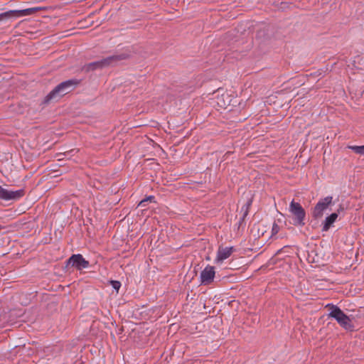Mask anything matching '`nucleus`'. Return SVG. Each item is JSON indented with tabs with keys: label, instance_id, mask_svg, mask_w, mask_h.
<instances>
[{
	"label": "nucleus",
	"instance_id": "obj_1",
	"mask_svg": "<svg viewBox=\"0 0 364 364\" xmlns=\"http://www.w3.org/2000/svg\"><path fill=\"white\" fill-rule=\"evenodd\" d=\"M129 56V54L128 53H122L119 55H112L101 60L88 63L84 66L83 69L88 72L90 70L101 69L109 65H117L120 60H124Z\"/></svg>",
	"mask_w": 364,
	"mask_h": 364
},
{
	"label": "nucleus",
	"instance_id": "obj_2",
	"mask_svg": "<svg viewBox=\"0 0 364 364\" xmlns=\"http://www.w3.org/2000/svg\"><path fill=\"white\" fill-rule=\"evenodd\" d=\"M79 83L77 80H69L61 82L56 86L45 98L46 102L57 100L60 97L71 92L74 87Z\"/></svg>",
	"mask_w": 364,
	"mask_h": 364
},
{
	"label": "nucleus",
	"instance_id": "obj_3",
	"mask_svg": "<svg viewBox=\"0 0 364 364\" xmlns=\"http://www.w3.org/2000/svg\"><path fill=\"white\" fill-rule=\"evenodd\" d=\"M330 310L328 316L333 318L342 328L346 330H352L353 328L352 320L339 307L331 305Z\"/></svg>",
	"mask_w": 364,
	"mask_h": 364
},
{
	"label": "nucleus",
	"instance_id": "obj_4",
	"mask_svg": "<svg viewBox=\"0 0 364 364\" xmlns=\"http://www.w3.org/2000/svg\"><path fill=\"white\" fill-rule=\"evenodd\" d=\"M333 205L332 196H326L323 198H321L312 210V217L315 219L321 218L327 210H331V206Z\"/></svg>",
	"mask_w": 364,
	"mask_h": 364
},
{
	"label": "nucleus",
	"instance_id": "obj_5",
	"mask_svg": "<svg viewBox=\"0 0 364 364\" xmlns=\"http://www.w3.org/2000/svg\"><path fill=\"white\" fill-rule=\"evenodd\" d=\"M289 212L294 216V225H304L306 213L300 203L292 200L289 205Z\"/></svg>",
	"mask_w": 364,
	"mask_h": 364
},
{
	"label": "nucleus",
	"instance_id": "obj_6",
	"mask_svg": "<svg viewBox=\"0 0 364 364\" xmlns=\"http://www.w3.org/2000/svg\"><path fill=\"white\" fill-rule=\"evenodd\" d=\"M34 8H29L22 10H10L6 12L0 14V21L6 18H17L22 16H30L35 12Z\"/></svg>",
	"mask_w": 364,
	"mask_h": 364
},
{
	"label": "nucleus",
	"instance_id": "obj_7",
	"mask_svg": "<svg viewBox=\"0 0 364 364\" xmlns=\"http://www.w3.org/2000/svg\"><path fill=\"white\" fill-rule=\"evenodd\" d=\"M25 194L23 189L16 191L8 190L0 186V199L4 200H18Z\"/></svg>",
	"mask_w": 364,
	"mask_h": 364
},
{
	"label": "nucleus",
	"instance_id": "obj_8",
	"mask_svg": "<svg viewBox=\"0 0 364 364\" xmlns=\"http://www.w3.org/2000/svg\"><path fill=\"white\" fill-rule=\"evenodd\" d=\"M235 249L233 247H223L220 246L217 251L216 257L214 260L215 264H220L223 262L224 260L229 258Z\"/></svg>",
	"mask_w": 364,
	"mask_h": 364
},
{
	"label": "nucleus",
	"instance_id": "obj_9",
	"mask_svg": "<svg viewBox=\"0 0 364 364\" xmlns=\"http://www.w3.org/2000/svg\"><path fill=\"white\" fill-rule=\"evenodd\" d=\"M68 263L79 270L86 269L89 267V262L85 260L80 254L72 255L69 258Z\"/></svg>",
	"mask_w": 364,
	"mask_h": 364
},
{
	"label": "nucleus",
	"instance_id": "obj_10",
	"mask_svg": "<svg viewBox=\"0 0 364 364\" xmlns=\"http://www.w3.org/2000/svg\"><path fill=\"white\" fill-rule=\"evenodd\" d=\"M215 268L212 266L208 265L200 274V282L203 284H210L215 277Z\"/></svg>",
	"mask_w": 364,
	"mask_h": 364
},
{
	"label": "nucleus",
	"instance_id": "obj_11",
	"mask_svg": "<svg viewBox=\"0 0 364 364\" xmlns=\"http://www.w3.org/2000/svg\"><path fill=\"white\" fill-rule=\"evenodd\" d=\"M338 215L337 213H333L329 216L326 217L324 221L323 222L322 230H328L331 226L335 223V221L338 218Z\"/></svg>",
	"mask_w": 364,
	"mask_h": 364
},
{
	"label": "nucleus",
	"instance_id": "obj_12",
	"mask_svg": "<svg viewBox=\"0 0 364 364\" xmlns=\"http://www.w3.org/2000/svg\"><path fill=\"white\" fill-rule=\"evenodd\" d=\"M349 149H352L355 153L364 156V145L363 146H350Z\"/></svg>",
	"mask_w": 364,
	"mask_h": 364
},
{
	"label": "nucleus",
	"instance_id": "obj_13",
	"mask_svg": "<svg viewBox=\"0 0 364 364\" xmlns=\"http://www.w3.org/2000/svg\"><path fill=\"white\" fill-rule=\"evenodd\" d=\"M109 282L112 288L115 289L117 291H118L119 288L121 287V283L119 281L115 280H111Z\"/></svg>",
	"mask_w": 364,
	"mask_h": 364
},
{
	"label": "nucleus",
	"instance_id": "obj_14",
	"mask_svg": "<svg viewBox=\"0 0 364 364\" xmlns=\"http://www.w3.org/2000/svg\"><path fill=\"white\" fill-rule=\"evenodd\" d=\"M154 196H150L149 197H147L146 198L142 200L141 201H140L139 205L140 206H145V203L149 201V202H152V201H154Z\"/></svg>",
	"mask_w": 364,
	"mask_h": 364
},
{
	"label": "nucleus",
	"instance_id": "obj_15",
	"mask_svg": "<svg viewBox=\"0 0 364 364\" xmlns=\"http://www.w3.org/2000/svg\"><path fill=\"white\" fill-rule=\"evenodd\" d=\"M279 229H280L279 226L274 223L273 224L272 228V235H274L277 234L279 231Z\"/></svg>",
	"mask_w": 364,
	"mask_h": 364
}]
</instances>
